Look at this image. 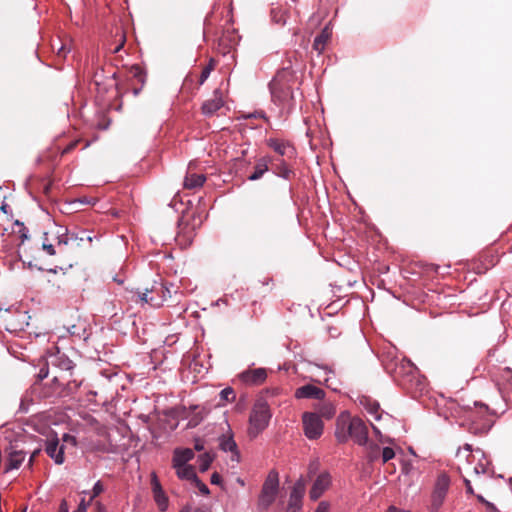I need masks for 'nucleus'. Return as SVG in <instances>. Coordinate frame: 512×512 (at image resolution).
<instances>
[{
	"label": "nucleus",
	"mask_w": 512,
	"mask_h": 512,
	"mask_svg": "<svg viewBox=\"0 0 512 512\" xmlns=\"http://www.w3.org/2000/svg\"><path fill=\"white\" fill-rule=\"evenodd\" d=\"M336 437L341 442L350 437L359 445H363L367 442L368 430L360 418H352L349 413L343 412L337 419Z\"/></svg>",
	"instance_id": "1"
},
{
	"label": "nucleus",
	"mask_w": 512,
	"mask_h": 512,
	"mask_svg": "<svg viewBox=\"0 0 512 512\" xmlns=\"http://www.w3.org/2000/svg\"><path fill=\"white\" fill-rule=\"evenodd\" d=\"M457 458L459 461H465L459 469L468 476L472 473L481 475L489 472L490 463L484 452L480 449L472 450L469 444H465L457 451Z\"/></svg>",
	"instance_id": "2"
},
{
	"label": "nucleus",
	"mask_w": 512,
	"mask_h": 512,
	"mask_svg": "<svg viewBox=\"0 0 512 512\" xmlns=\"http://www.w3.org/2000/svg\"><path fill=\"white\" fill-rule=\"evenodd\" d=\"M272 413L268 403L263 400H257L251 410L249 416V425L247 433L249 437L256 438L269 425Z\"/></svg>",
	"instance_id": "3"
},
{
	"label": "nucleus",
	"mask_w": 512,
	"mask_h": 512,
	"mask_svg": "<svg viewBox=\"0 0 512 512\" xmlns=\"http://www.w3.org/2000/svg\"><path fill=\"white\" fill-rule=\"evenodd\" d=\"M286 77L287 72L278 73L270 83L272 99L279 105H285L293 98L292 89Z\"/></svg>",
	"instance_id": "4"
},
{
	"label": "nucleus",
	"mask_w": 512,
	"mask_h": 512,
	"mask_svg": "<svg viewBox=\"0 0 512 512\" xmlns=\"http://www.w3.org/2000/svg\"><path fill=\"white\" fill-rule=\"evenodd\" d=\"M279 489L278 475L270 472L262 486L258 499V505L262 509H267L276 499Z\"/></svg>",
	"instance_id": "5"
},
{
	"label": "nucleus",
	"mask_w": 512,
	"mask_h": 512,
	"mask_svg": "<svg viewBox=\"0 0 512 512\" xmlns=\"http://www.w3.org/2000/svg\"><path fill=\"white\" fill-rule=\"evenodd\" d=\"M304 434L309 439H317L323 433V421L317 413L305 412L302 415Z\"/></svg>",
	"instance_id": "6"
},
{
	"label": "nucleus",
	"mask_w": 512,
	"mask_h": 512,
	"mask_svg": "<svg viewBox=\"0 0 512 512\" xmlns=\"http://www.w3.org/2000/svg\"><path fill=\"white\" fill-rule=\"evenodd\" d=\"M450 487V478L447 474L441 473L438 475L433 492L431 495V505L433 510H438L443 504L445 497Z\"/></svg>",
	"instance_id": "7"
},
{
	"label": "nucleus",
	"mask_w": 512,
	"mask_h": 512,
	"mask_svg": "<svg viewBox=\"0 0 512 512\" xmlns=\"http://www.w3.org/2000/svg\"><path fill=\"white\" fill-rule=\"evenodd\" d=\"M331 485V477L328 473H321L318 475V477L315 479L311 490L309 492V497L311 500L316 501L318 498H320L324 492L330 487Z\"/></svg>",
	"instance_id": "8"
},
{
	"label": "nucleus",
	"mask_w": 512,
	"mask_h": 512,
	"mask_svg": "<svg viewBox=\"0 0 512 512\" xmlns=\"http://www.w3.org/2000/svg\"><path fill=\"white\" fill-rule=\"evenodd\" d=\"M45 451L56 464L60 465L64 463V446L59 444L57 437L49 438L46 441Z\"/></svg>",
	"instance_id": "9"
},
{
	"label": "nucleus",
	"mask_w": 512,
	"mask_h": 512,
	"mask_svg": "<svg viewBox=\"0 0 512 512\" xmlns=\"http://www.w3.org/2000/svg\"><path fill=\"white\" fill-rule=\"evenodd\" d=\"M239 377L247 385H260L266 380L267 372L264 368H256L242 372Z\"/></svg>",
	"instance_id": "10"
},
{
	"label": "nucleus",
	"mask_w": 512,
	"mask_h": 512,
	"mask_svg": "<svg viewBox=\"0 0 512 512\" xmlns=\"http://www.w3.org/2000/svg\"><path fill=\"white\" fill-rule=\"evenodd\" d=\"M219 445L223 451L232 453L231 459L233 461H237V462L239 461L240 454L237 449V444L233 439V434H232V431L229 426H228L227 433L223 434L219 438Z\"/></svg>",
	"instance_id": "11"
},
{
	"label": "nucleus",
	"mask_w": 512,
	"mask_h": 512,
	"mask_svg": "<svg viewBox=\"0 0 512 512\" xmlns=\"http://www.w3.org/2000/svg\"><path fill=\"white\" fill-rule=\"evenodd\" d=\"M294 396L296 399H318L321 400L325 397V392L317 386L307 384L295 390Z\"/></svg>",
	"instance_id": "12"
},
{
	"label": "nucleus",
	"mask_w": 512,
	"mask_h": 512,
	"mask_svg": "<svg viewBox=\"0 0 512 512\" xmlns=\"http://www.w3.org/2000/svg\"><path fill=\"white\" fill-rule=\"evenodd\" d=\"M304 486L301 483H298L294 486L291 491L288 507L286 512H300L302 509V499L304 496Z\"/></svg>",
	"instance_id": "13"
},
{
	"label": "nucleus",
	"mask_w": 512,
	"mask_h": 512,
	"mask_svg": "<svg viewBox=\"0 0 512 512\" xmlns=\"http://www.w3.org/2000/svg\"><path fill=\"white\" fill-rule=\"evenodd\" d=\"M152 491L154 500L161 511H165L168 508V497L163 491L161 484L155 473L152 474L151 478Z\"/></svg>",
	"instance_id": "14"
},
{
	"label": "nucleus",
	"mask_w": 512,
	"mask_h": 512,
	"mask_svg": "<svg viewBox=\"0 0 512 512\" xmlns=\"http://www.w3.org/2000/svg\"><path fill=\"white\" fill-rule=\"evenodd\" d=\"M222 106V95L218 90H216L213 94V97L203 103L202 112L203 114L210 116L213 115L216 111H218Z\"/></svg>",
	"instance_id": "15"
},
{
	"label": "nucleus",
	"mask_w": 512,
	"mask_h": 512,
	"mask_svg": "<svg viewBox=\"0 0 512 512\" xmlns=\"http://www.w3.org/2000/svg\"><path fill=\"white\" fill-rule=\"evenodd\" d=\"M267 144L270 148H272L275 152H277L278 154H280L282 156L294 155V148L287 141L277 139V138H270L267 141Z\"/></svg>",
	"instance_id": "16"
},
{
	"label": "nucleus",
	"mask_w": 512,
	"mask_h": 512,
	"mask_svg": "<svg viewBox=\"0 0 512 512\" xmlns=\"http://www.w3.org/2000/svg\"><path fill=\"white\" fill-rule=\"evenodd\" d=\"M194 458V452L190 448L176 449L172 458V466L190 465L189 462Z\"/></svg>",
	"instance_id": "17"
},
{
	"label": "nucleus",
	"mask_w": 512,
	"mask_h": 512,
	"mask_svg": "<svg viewBox=\"0 0 512 512\" xmlns=\"http://www.w3.org/2000/svg\"><path fill=\"white\" fill-rule=\"evenodd\" d=\"M25 457L26 455L23 451L11 450L7 458L5 472L18 469L25 460Z\"/></svg>",
	"instance_id": "18"
},
{
	"label": "nucleus",
	"mask_w": 512,
	"mask_h": 512,
	"mask_svg": "<svg viewBox=\"0 0 512 512\" xmlns=\"http://www.w3.org/2000/svg\"><path fill=\"white\" fill-rule=\"evenodd\" d=\"M173 469L176 472L177 477L180 480H186L191 482L193 479H196V471L195 468L192 465H179V466H172Z\"/></svg>",
	"instance_id": "19"
},
{
	"label": "nucleus",
	"mask_w": 512,
	"mask_h": 512,
	"mask_svg": "<svg viewBox=\"0 0 512 512\" xmlns=\"http://www.w3.org/2000/svg\"><path fill=\"white\" fill-rule=\"evenodd\" d=\"M270 163V158L262 157L257 160L254 172L248 177L250 181H255L260 179L265 172L268 171V165Z\"/></svg>",
	"instance_id": "20"
},
{
	"label": "nucleus",
	"mask_w": 512,
	"mask_h": 512,
	"mask_svg": "<svg viewBox=\"0 0 512 512\" xmlns=\"http://www.w3.org/2000/svg\"><path fill=\"white\" fill-rule=\"evenodd\" d=\"M332 30L329 28V26H325L324 29L321 31V33L315 38L313 43V48L321 53L329 39L331 38Z\"/></svg>",
	"instance_id": "21"
},
{
	"label": "nucleus",
	"mask_w": 512,
	"mask_h": 512,
	"mask_svg": "<svg viewBox=\"0 0 512 512\" xmlns=\"http://www.w3.org/2000/svg\"><path fill=\"white\" fill-rule=\"evenodd\" d=\"M205 182L203 174H187L184 180V186L188 189L201 187Z\"/></svg>",
	"instance_id": "22"
},
{
	"label": "nucleus",
	"mask_w": 512,
	"mask_h": 512,
	"mask_svg": "<svg viewBox=\"0 0 512 512\" xmlns=\"http://www.w3.org/2000/svg\"><path fill=\"white\" fill-rule=\"evenodd\" d=\"M104 491H105V486L99 480L94 484L93 488L90 491H83L82 494H84L85 496H88V500L86 501V503L91 504L94 501V499L96 497H98L101 493H103Z\"/></svg>",
	"instance_id": "23"
},
{
	"label": "nucleus",
	"mask_w": 512,
	"mask_h": 512,
	"mask_svg": "<svg viewBox=\"0 0 512 512\" xmlns=\"http://www.w3.org/2000/svg\"><path fill=\"white\" fill-rule=\"evenodd\" d=\"M318 415L326 419H331L335 415V407L330 402H325L317 406Z\"/></svg>",
	"instance_id": "24"
},
{
	"label": "nucleus",
	"mask_w": 512,
	"mask_h": 512,
	"mask_svg": "<svg viewBox=\"0 0 512 512\" xmlns=\"http://www.w3.org/2000/svg\"><path fill=\"white\" fill-rule=\"evenodd\" d=\"M138 298L142 303H148L153 307L160 306L164 301V299L156 300L154 297H148V292L139 293Z\"/></svg>",
	"instance_id": "25"
},
{
	"label": "nucleus",
	"mask_w": 512,
	"mask_h": 512,
	"mask_svg": "<svg viewBox=\"0 0 512 512\" xmlns=\"http://www.w3.org/2000/svg\"><path fill=\"white\" fill-rule=\"evenodd\" d=\"M236 398L235 392L232 388L227 387L220 392V400L224 403L232 402Z\"/></svg>",
	"instance_id": "26"
},
{
	"label": "nucleus",
	"mask_w": 512,
	"mask_h": 512,
	"mask_svg": "<svg viewBox=\"0 0 512 512\" xmlns=\"http://www.w3.org/2000/svg\"><path fill=\"white\" fill-rule=\"evenodd\" d=\"M367 411L376 421H380L383 418V414L379 412V405L377 403H370L367 406Z\"/></svg>",
	"instance_id": "27"
},
{
	"label": "nucleus",
	"mask_w": 512,
	"mask_h": 512,
	"mask_svg": "<svg viewBox=\"0 0 512 512\" xmlns=\"http://www.w3.org/2000/svg\"><path fill=\"white\" fill-rule=\"evenodd\" d=\"M272 19L274 22L279 24H285L286 23V17L284 11H282L279 8H275L272 10Z\"/></svg>",
	"instance_id": "28"
},
{
	"label": "nucleus",
	"mask_w": 512,
	"mask_h": 512,
	"mask_svg": "<svg viewBox=\"0 0 512 512\" xmlns=\"http://www.w3.org/2000/svg\"><path fill=\"white\" fill-rule=\"evenodd\" d=\"M67 230L63 227H59L56 231L58 246L66 245L68 243V237L66 235Z\"/></svg>",
	"instance_id": "29"
},
{
	"label": "nucleus",
	"mask_w": 512,
	"mask_h": 512,
	"mask_svg": "<svg viewBox=\"0 0 512 512\" xmlns=\"http://www.w3.org/2000/svg\"><path fill=\"white\" fill-rule=\"evenodd\" d=\"M212 462V458L208 454H204L199 459V468L201 471H206Z\"/></svg>",
	"instance_id": "30"
},
{
	"label": "nucleus",
	"mask_w": 512,
	"mask_h": 512,
	"mask_svg": "<svg viewBox=\"0 0 512 512\" xmlns=\"http://www.w3.org/2000/svg\"><path fill=\"white\" fill-rule=\"evenodd\" d=\"M395 456V452L390 447H385L382 451V460L384 463L388 462L389 460L393 459Z\"/></svg>",
	"instance_id": "31"
},
{
	"label": "nucleus",
	"mask_w": 512,
	"mask_h": 512,
	"mask_svg": "<svg viewBox=\"0 0 512 512\" xmlns=\"http://www.w3.org/2000/svg\"><path fill=\"white\" fill-rule=\"evenodd\" d=\"M191 483H192V484H194V485H195V486L200 490V492H201V493H203V494H209V489H208V487H207L204 483H202V482L198 479V477H197V476H196V479H193V480L191 481Z\"/></svg>",
	"instance_id": "32"
},
{
	"label": "nucleus",
	"mask_w": 512,
	"mask_h": 512,
	"mask_svg": "<svg viewBox=\"0 0 512 512\" xmlns=\"http://www.w3.org/2000/svg\"><path fill=\"white\" fill-rule=\"evenodd\" d=\"M316 367H317V368H319V369H322V370H323V372H324V374H323V375H317V376H318V378H317V379H314V380H315V381H317V382H321V379H320V378H321V377H323V380H324L325 382H328V381H329V376H328V375H329V374H331V373H332V371H331L330 369H328L327 367H323V368H322V367H319V366H316Z\"/></svg>",
	"instance_id": "33"
},
{
	"label": "nucleus",
	"mask_w": 512,
	"mask_h": 512,
	"mask_svg": "<svg viewBox=\"0 0 512 512\" xmlns=\"http://www.w3.org/2000/svg\"><path fill=\"white\" fill-rule=\"evenodd\" d=\"M211 73V68L210 67H205L202 72H201V75H200V79H199V84L202 85L206 80L207 78L209 77Z\"/></svg>",
	"instance_id": "34"
},
{
	"label": "nucleus",
	"mask_w": 512,
	"mask_h": 512,
	"mask_svg": "<svg viewBox=\"0 0 512 512\" xmlns=\"http://www.w3.org/2000/svg\"><path fill=\"white\" fill-rule=\"evenodd\" d=\"M291 171L288 169V167L285 165V163H281L279 165V175L284 178H289Z\"/></svg>",
	"instance_id": "35"
},
{
	"label": "nucleus",
	"mask_w": 512,
	"mask_h": 512,
	"mask_svg": "<svg viewBox=\"0 0 512 512\" xmlns=\"http://www.w3.org/2000/svg\"><path fill=\"white\" fill-rule=\"evenodd\" d=\"M89 505H90L89 503H86V499L84 497V498H82L77 509L74 512H87Z\"/></svg>",
	"instance_id": "36"
},
{
	"label": "nucleus",
	"mask_w": 512,
	"mask_h": 512,
	"mask_svg": "<svg viewBox=\"0 0 512 512\" xmlns=\"http://www.w3.org/2000/svg\"><path fill=\"white\" fill-rule=\"evenodd\" d=\"M330 505L326 501H322L317 506L315 512H329Z\"/></svg>",
	"instance_id": "37"
},
{
	"label": "nucleus",
	"mask_w": 512,
	"mask_h": 512,
	"mask_svg": "<svg viewBox=\"0 0 512 512\" xmlns=\"http://www.w3.org/2000/svg\"><path fill=\"white\" fill-rule=\"evenodd\" d=\"M43 249L47 252L49 255H54L56 253L54 245L51 243L44 242L43 243Z\"/></svg>",
	"instance_id": "38"
},
{
	"label": "nucleus",
	"mask_w": 512,
	"mask_h": 512,
	"mask_svg": "<svg viewBox=\"0 0 512 512\" xmlns=\"http://www.w3.org/2000/svg\"><path fill=\"white\" fill-rule=\"evenodd\" d=\"M62 439L64 442L69 443L72 446H76L77 444L75 437L72 435L64 434Z\"/></svg>",
	"instance_id": "39"
},
{
	"label": "nucleus",
	"mask_w": 512,
	"mask_h": 512,
	"mask_svg": "<svg viewBox=\"0 0 512 512\" xmlns=\"http://www.w3.org/2000/svg\"><path fill=\"white\" fill-rule=\"evenodd\" d=\"M132 72H133L135 77H139L140 81L143 82L142 70H141V68L139 66H133L132 67Z\"/></svg>",
	"instance_id": "40"
},
{
	"label": "nucleus",
	"mask_w": 512,
	"mask_h": 512,
	"mask_svg": "<svg viewBox=\"0 0 512 512\" xmlns=\"http://www.w3.org/2000/svg\"><path fill=\"white\" fill-rule=\"evenodd\" d=\"M58 512H69V507L66 500L61 501Z\"/></svg>",
	"instance_id": "41"
},
{
	"label": "nucleus",
	"mask_w": 512,
	"mask_h": 512,
	"mask_svg": "<svg viewBox=\"0 0 512 512\" xmlns=\"http://www.w3.org/2000/svg\"><path fill=\"white\" fill-rule=\"evenodd\" d=\"M211 483L212 484H220L221 476L218 473H213L211 476Z\"/></svg>",
	"instance_id": "42"
},
{
	"label": "nucleus",
	"mask_w": 512,
	"mask_h": 512,
	"mask_svg": "<svg viewBox=\"0 0 512 512\" xmlns=\"http://www.w3.org/2000/svg\"><path fill=\"white\" fill-rule=\"evenodd\" d=\"M94 505H95V508H96V512H106V508H105V506L101 502L95 501Z\"/></svg>",
	"instance_id": "43"
},
{
	"label": "nucleus",
	"mask_w": 512,
	"mask_h": 512,
	"mask_svg": "<svg viewBox=\"0 0 512 512\" xmlns=\"http://www.w3.org/2000/svg\"><path fill=\"white\" fill-rule=\"evenodd\" d=\"M464 481H465V484H466L467 492L472 494L473 493V488L471 486L470 481L466 477H464Z\"/></svg>",
	"instance_id": "44"
},
{
	"label": "nucleus",
	"mask_w": 512,
	"mask_h": 512,
	"mask_svg": "<svg viewBox=\"0 0 512 512\" xmlns=\"http://www.w3.org/2000/svg\"><path fill=\"white\" fill-rule=\"evenodd\" d=\"M66 50L64 46H61L58 50V55L65 56Z\"/></svg>",
	"instance_id": "45"
},
{
	"label": "nucleus",
	"mask_w": 512,
	"mask_h": 512,
	"mask_svg": "<svg viewBox=\"0 0 512 512\" xmlns=\"http://www.w3.org/2000/svg\"><path fill=\"white\" fill-rule=\"evenodd\" d=\"M477 498L481 501V502H484L488 507H492V504L485 501L484 498L480 495L477 496Z\"/></svg>",
	"instance_id": "46"
},
{
	"label": "nucleus",
	"mask_w": 512,
	"mask_h": 512,
	"mask_svg": "<svg viewBox=\"0 0 512 512\" xmlns=\"http://www.w3.org/2000/svg\"><path fill=\"white\" fill-rule=\"evenodd\" d=\"M373 431L376 435H380V429L376 425L372 424Z\"/></svg>",
	"instance_id": "47"
},
{
	"label": "nucleus",
	"mask_w": 512,
	"mask_h": 512,
	"mask_svg": "<svg viewBox=\"0 0 512 512\" xmlns=\"http://www.w3.org/2000/svg\"><path fill=\"white\" fill-rule=\"evenodd\" d=\"M123 45V41L114 49V52L117 53Z\"/></svg>",
	"instance_id": "48"
},
{
	"label": "nucleus",
	"mask_w": 512,
	"mask_h": 512,
	"mask_svg": "<svg viewBox=\"0 0 512 512\" xmlns=\"http://www.w3.org/2000/svg\"><path fill=\"white\" fill-rule=\"evenodd\" d=\"M237 482H238L241 486H244V485H245L244 480H242L241 478H238V479H237Z\"/></svg>",
	"instance_id": "49"
},
{
	"label": "nucleus",
	"mask_w": 512,
	"mask_h": 512,
	"mask_svg": "<svg viewBox=\"0 0 512 512\" xmlns=\"http://www.w3.org/2000/svg\"><path fill=\"white\" fill-rule=\"evenodd\" d=\"M389 439H385V442H389ZM380 442H384V439L380 438Z\"/></svg>",
	"instance_id": "50"
},
{
	"label": "nucleus",
	"mask_w": 512,
	"mask_h": 512,
	"mask_svg": "<svg viewBox=\"0 0 512 512\" xmlns=\"http://www.w3.org/2000/svg\"><path fill=\"white\" fill-rule=\"evenodd\" d=\"M195 448H196L197 450L202 449V447H200V445H196V446H195Z\"/></svg>",
	"instance_id": "51"
},
{
	"label": "nucleus",
	"mask_w": 512,
	"mask_h": 512,
	"mask_svg": "<svg viewBox=\"0 0 512 512\" xmlns=\"http://www.w3.org/2000/svg\"><path fill=\"white\" fill-rule=\"evenodd\" d=\"M180 512H190L188 509H183Z\"/></svg>",
	"instance_id": "52"
},
{
	"label": "nucleus",
	"mask_w": 512,
	"mask_h": 512,
	"mask_svg": "<svg viewBox=\"0 0 512 512\" xmlns=\"http://www.w3.org/2000/svg\"><path fill=\"white\" fill-rule=\"evenodd\" d=\"M2 210L6 212V207L4 205L2 206Z\"/></svg>",
	"instance_id": "53"
}]
</instances>
